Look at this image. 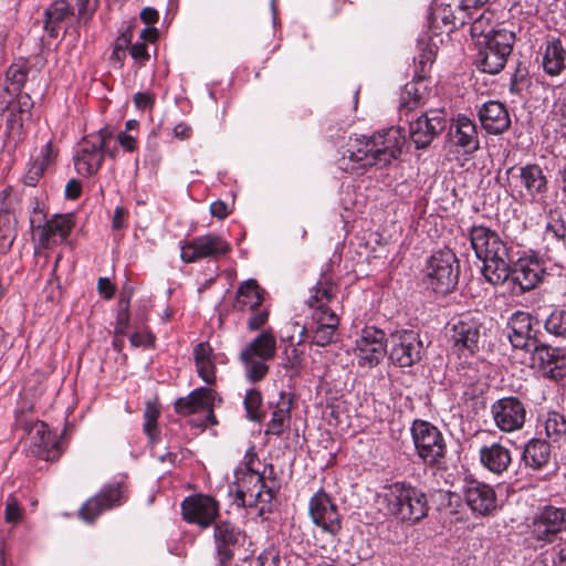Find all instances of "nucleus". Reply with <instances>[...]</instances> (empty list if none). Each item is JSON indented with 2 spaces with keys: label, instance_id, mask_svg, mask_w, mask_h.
<instances>
[{
  "label": "nucleus",
  "instance_id": "obj_44",
  "mask_svg": "<svg viewBox=\"0 0 566 566\" xmlns=\"http://www.w3.org/2000/svg\"><path fill=\"white\" fill-rule=\"evenodd\" d=\"M534 360H537L544 373L547 375V369L554 365L555 359L560 353L559 348H553L547 345L535 344L533 349Z\"/></svg>",
  "mask_w": 566,
  "mask_h": 566
},
{
  "label": "nucleus",
  "instance_id": "obj_3",
  "mask_svg": "<svg viewBox=\"0 0 566 566\" xmlns=\"http://www.w3.org/2000/svg\"><path fill=\"white\" fill-rule=\"evenodd\" d=\"M469 238L476 258L483 262L485 280L493 285L505 283L511 247L494 230L484 226H473Z\"/></svg>",
  "mask_w": 566,
  "mask_h": 566
},
{
  "label": "nucleus",
  "instance_id": "obj_59",
  "mask_svg": "<svg viewBox=\"0 0 566 566\" xmlns=\"http://www.w3.org/2000/svg\"><path fill=\"white\" fill-rule=\"evenodd\" d=\"M21 517V511L15 499L10 497L6 505V520L10 523H15Z\"/></svg>",
  "mask_w": 566,
  "mask_h": 566
},
{
  "label": "nucleus",
  "instance_id": "obj_20",
  "mask_svg": "<svg viewBox=\"0 0 566 566\" xmlns=\"http://www.w3.org/2000/svg\"><path fill=\"white\" fill-rule=\"evenodd\" d=\"M562 531H566V507L547 505L534 517L531 525V533L538 541H551Z\"/></svg>",
  "mask_w": 566,
  "mask_h": 566
},
{
  "label": "nucleus",
  "instance_id": "obj_28",
  "mask_svg": "<svg viewBox=\"0 0 566 566\" xmlns=\"http://www.w3.org/2000/svg\"><path fill=\"white\" fill-rule=\"evenodd\" d=\"M292 403V395L284 391H280L276 400L270 402L272 415L266 424V434L281 436L290 428Z\"/></svg>",
  "mask_w": 566,
  "mask_h": 566
},
{
  "label": "nucleus",
  "instance_id": "obj_9",
  "mask_svg": "<svg viewBox=\"0 0 566 566\" xmlns=\"http://www.w3.org/2000/svg\"><path fill=\"white\" fill-rule=\"evenodd\" d=\"M427 285L438 294L451 292L458 284L459 265L451 250L434 252L426 266Z\"/></svg>",
  "mask_w": 566,
  "mask_h": 566
},
{
  "label": "nucleus",
  "instance_id": "obj_21",
  "mask_svg": "<svg viewBox=\"0 0 566 566\" xmlns=\"http://www.w3.org/2000/svg\"><path fill=\"white\" fill-rule=\"evenodd\" d=\"M423 345L412 331L395 336L389 358L400 367H410L422 357Z\"/></svg>",
  "mask_w": 566,
  "mask_h": 566
},
{
  "label": "nucleus",
  "instance_id": "obj_26",
  "mask_svg": "<svg viewBox=\"0 0 566 566\" xmlns=\"http://www.w3.org/2000/svg\"><path fill=\"white\" fill-rule=\"evenodd\" d=\"M443 128L444 122L439 114L433 113L432 116L424 114L410 123V138L417 148H426Z\"/></svg>",
  "mask_w": 566,
  "mask_h": 566
},
{
  "label": "nucleus",
  "instance_id": "obj_53",
  "mask_svg": "<svg viewBox=\"0 0 566 566\" xmlns=\"http://www.w3.org/2000/svg\"><path fill=\"white\" fill-rule=\"evenodd\" d=\"M32 107H33V102H32L31 96L27 93H23V94L19 93L17 103L11 111H15V113L19 116H24L28 119L31 115Z\"/></svg>",
  "mask_w": 566,
  "mask_h": 566
},
{
  "label": "nucleus",
  "instance_id": "obj_2",
  "mask_svg": "<svg viewBox=\"0 0 566 566\" xmlns=\"http://www.w3.org/2000/svg\"><path fill=\"white\" fill-rule=\"evenodd\" d=\"M337 285L328 277L323 276L312 290L306 304L312 310V322L308 327L303 326L301 336H308L311 344L325 347L337 339L339 317L336 313L339 301ZM303 343V338L297 345Z\"/></svg>",
  "mask_w": 566,
  "mask_h": 566
},
{
  "label": "nucleus",
  "instance_id": "obj_49",
  "mask_svg": "<svg viewBox=\"0 0 566 566\" xmlns=\"http://www.w3.org/2000/svg\"><path fill=\"white\" fill-rule=\"evenodd\" d=\"M262 405L261 392L256 389H251L244 397V407L248 413V418L251 420H258L260 417V407Z\"/></svg>",
  "mask_w": 566,
  "mask_h": 566
},
{
  "label": "nucleus",
  "instance_id": "obj_57",
  "mask_svg": "<svg viewBox=\"0 0 566 566\" xmlns=\"http://www.w3.org/2000/svg\"><path fill=\"white\" fill-rule=\"evenodd\" d=\"M134 104L140 111L151 109L155 104V97L150 93L138 92L134 95Z\"/></svg>",
  "mask_w": 566,
  "mask_h": 566
},
{
  "label": "nucleus",
  "instance_id": "obj_1",
  "mask_svg": "<svg viewBox=\"0 0 566 566\" xmlns=\"http://www.w3.org/2000/svg\"><path fill=\"white\" fill-rule=\"evenodd\" d=\"M405 144L406 137L399 127L369 137L349 138L337 165L343 171L361 175L370 167H385L397 159Z\"/></svg>",
  "mask_w": 566,
  "mask_h": 566
},
{
  "label": "nucleus",
  "instance_id": "obj_51",
  "mask_svg": "<svg viewBox=\"0 0 566 566\" xmlns=\"http://www.w3.org/2000/svg\"><path fill=\"white\" fill-rule=\"evenodd\" d=\"M56 157V150L53 148L52 143L48 142L41 149L40 157L34 163V171L38 175H43L44 170L53 163Z\"/></svg>",
  "mask_w": 566,
  "mask_h": 566
},
{
  "label": "nucleus",
  "instance_id": "obj_4",
  "mask_svg": "<svg viewBox=\"0 0 566 566\" xmlns=\"http://www.w3.org/2000/svg\"><path fill=\"white\" fill-rule=\"evenodd\" d=\"M381 496L388 513L402 522L415 524L428 514L427 495L411 484L396 482L386 485Z\"/></svg>",
  "mask_w": 566,
  "mask_h": 566
},
{
  "label": "nucleus",
  "instance_id": "obj_7",
  "mask_svg": "<svg viewBox=\"0 0 566 566\" xmlns=\"http://www.w3.org/2000/svg\"><path fill=\"white\" fill-rule=\"evenodd\" d=\"M411 436L417 455L422 462L430 468L441 469L447 454L441 431L428 421L416 420L411 427Z\"/></svg>",
  "mask_w": 566,
  "mask_h": 566
},
{
  "label": "nucleus",
  "instance_id": "obj_12",
  "mask_svg": "<svg viewBox=\"0 0 566 566\" xmlns=\"http://www.w3.org/2000/svg\"><path fill=\"white\" fill-rule=\"evenodd\" d=\"M495 427L504 433L521 430L526 421V406L515 396H507L495 400L490 408Z\"/></svg>",
  "mask_w": 566,
  "mask_h": 566
},
{
  "label": "nucleus",
  "instance_id": "obj_55",
  "mask_svg": "<svg viewBox=\"0 0 566 566\" xmlns=\"http://www.w3.org/2000/svg\"><path fill=\"white\" fill-rule=\"evenodd\" d=\"M80 19H90L98 6V0H75Z\"/></svg>",
  "mask_w": 566,
  "mask_h": 566
},
{
  "label": "nucleus",
  "instance_id": "obj_63",
  "mask_svg": "<svg viewBox=\"0 0 566 566\" xmlns=\"http://www.w3.org/2000/svg\"><path fill=\"white\" fill-rule=\"evenodd\" d=\"M128 324H129V315H128V304H127L125 310L120 311L117 315L115 333L118 335H124L128 328Z\"/></svg>",
  "mask_w": 566,
  "mask_h": 566
},
{
  "label": "nucleus",
  "instance_id": "obj_60",
  "mask_svg": "<svg viewBox=\"0 0 566 566\" xmlns=\"http://www.w3.org/2000/svg\"><path fill=\"white\" fill-rule=\"evenodd\" d=\"M553 116L566 129V97L559 98L553 107Z\"/></svg>",
  "mask_w": 566,
  "mask_h": 566
},
{
  "label": "nucleus",
  "instance_id": "obj_34",
  "mask_svg": "<svg viewBox=\"0 0 566 566\" xmlns=\"http://www.w3.org/2000/svg\"><path fill=\"white\" fill-rule=\"evenodd\" d=\"M522 460L527 468L542 470L551 460V444L538 438L530 440L524 447Z\"/></svg>",
  "mask_w": 566,
  "mask_h": 566
},
{
  "label": "nucleus",
  "instance_id": "obj_16",
  "mask_svg": "<svg viewBox=\"0 0 566 566\" xmlns=\"http://www.w3.org/2000/svg\"><path fill=\"white\" fill-rule=\"evenodd\" d=\"M356 357L361 367L378 365L386 355L385 333L375 327H366L356 340Z\"/></svg>",
  "mask_w": 566,
  "mask_h": 566
},
{
  "label": "nucleus",
  "instance_id": "obj_38",
  "mask_svg": "<svg viewBox=\"0 0 566 566\" xmlns=\"http://www.w3.org/2000/svg\"><path fill=\"white\" fill-rule=\"evenodd\" d=\"M262 294L255 280H247L237 292L235 306L241 310L254 311L262 303Z\"/></svg>",
  "mask_w": 566,
  "mask_h": 566
},
{
  "label": "nucleus",
  "instance_id": "obj_17",
  "mask_svg": "<svg viewBox=\"0 0 566 566\" xmlns=\"http://www.w3.org/2000/svg\"><path fill=\"white\" fill-rule=\"evenodd\" d=\"M308 512L315 525L325 533L336 535L340 530V516L332 499L323 490L317 491L310 500Z\"/></svg>",
  "mask_w": 566,
  "mask_h": 566
},
{
  "label": "nucleus",
  "instance_id": "obj_43",
  "mask_svg": "<svg viewBox=\"0 0 566 566\" xmlns=\"http://www.w3.org/2000/svg\"><path fill=\"white\" fill-rule=\"evenodd\" d=\"M133 39L132 25H128L125 31L120 32L118 38L115 41L113 52L111 54V60L116 62L119 66L123 65V62L126 57V52L130 49V43Z\"/></svg>",
  "mask_w": 566,
  "mask_h": 566
},
{
  "label": "nucleus",
  "instance_id": "obj_48",
  "mask_svg": "<svg viewBox=\"0 0 566 566\" xmlns=\"http://www.w3.org/2000/svg\"><path fill=\"white\" fill-rule=\"evenodd\" d=\"M159 417V410L151 403H147L144 411V431L148 436L149 440L154 443L157 434V419Z\"/></svg>",
  "mask_w": 566,
  "mask_h": 566
},
{
  "label": "nucleus",
  "instance_id": "obj_62",
  "mask_svg": "<svg viewBox=\"0 0 566 566\" xmlns=\"http://www.w3.org/2000/svg\"><path fill=\"white\" fill-rule=\"evenodd\" d=\"M269 313L265 310L254 313L248 321V328L250 331H256L261 328L268 321Z\"/></svg>",
  "mask_w": 566,
  "mask_h": 566
},
{
  "label": "nucleus",
  "instance_id": "obj_10",
  "mask_svg": "<svg viewBox=\"0 0 566 566\" xmlns=\"http://www.w3.org/2000/svg\"><path fill=\"white\" fill-rule=\"evenodd\" d=\"M481 329L482 325L476 317L469 313L462 314L448 324V342L459 356H472L479 350Z\"/></svg>",
  "mask_w": 566,
  "mask_h": 566
},
{
  "label": "nucleus",
  "instance_id": "obj_31",
  "mask_svg": "<svg viewBox=\"0 0 566 566\" xmlns=\"http://www.w3.org/2000/svg\"><path fill=\"white\" fill-rule=\"evenodd\" d=\"M451 142L461 147L463 153L471 154L479 148L475 124L467 116H459L450 130Z\"/></svg>",
  "mask_w": 566,
  "mask_h": 566
},
{
  "label": "nucleus",
  "instance_id": "obj_58",
  "mask_svg": "<svg viewBox=\"0 0 566 566\" xmlns=\"http://www.w3.org/2000/svg\"><path fill=\"white\" fill-rule=\"evenodd\" d=\"M195 363L213 358V350L209 343L202 342L193 348Z\"/></svg>",
  "mask_w": 566,
  "mask_h": 566
},
{
  "label": "nucleus",
  "instance_id": "obj_15",
  "mask_svg": "<svg viewBox=\"0 0 566 566\" xmlns=\"http://www.w3.org/2000/svg\"><path fill=\"white\" fill-rule=\"evenodd\" d=\"M125 501L120 483L107 484L81 506L78 516L84 522L93 523L104 511L119 506Z\"/></svg>",
  "mask_w": 566,
  "mask_h": 566
},
{
  "label": "nucleus",
  "instance_id": "obj_40",
  "mask_svg": "<svg viewBox=\"0 0 566 566\" xmlns=\"http://www.w3.org/2000/svg\"><path fill=\"white\" fill-rule=\"evenodd\" d=\"M17 237V220L9 211H0V251L7 252Z\"/></svg>",
  "mask_w": 566,
  "mask_h": 566
},
{
  "label": "nucleus",
  "instance_id": "obj_61",
  "mask_svg": "<svg viewBox=\"0 0 566 566\" xmlns=\"http://www.w3.org/2000/svg\"><path fill=\"white\" fill-rule=\"evenodd\" d=\"M552 558L555 566H566V542H560L553 547Z\"/></svg>",
  "mask_w": 566,
  "mask_h": 566
},
{
  "label": "nucleus",
  "instance_id": "obj_25",
  "mask_svg": "<svg viewBox=\"0 0 566 566\" xmlns=\"http://www.w3.org/2000/svg\"><path fill=\"white\" fill-rule=\"evenodd\" d=\"M509 339L514 348L532 352L536 340L532 335V316L525 312H515L509 321Z\"/></svg>",
  "mask_w": 566,
  "mask_h": 566
},
{
  "label": "nucleus",
  "instance_id": "obj_36",
  "mask_svg": "<svg viewBox=\"0 0 566 566\" xmlns=\"http://www.w3.org/2000/svg\"><path fill=\"white\" fill-rule=\"evenodd\" d=\"M543 67L549 75H558L566 67V50L559 39L547 42Z\"/></svg>",
  "mask_w": 566,
  "mask_h": 566
},
{
  "label": "nucleus",
  "instance_id": "obj_8",
  "mask_svg": "<svg viewBox=\"0 0 566 566\" xmlns=\"http://www.w3.org/2000/svg\"><path fill=\"white\" fill-rule=\"evenodd\" d=\"M514 40V33L506 30H497L493 34L478 40L476 63L479 67L490 74H496L503 70L512 53Z\"/></svg>",
  "mask_w": 566,
  "mask_h": 566
},
{
  "label": "nucleus",
  "instance_id": "obj_54",
  "mask_svg": "<svg viewBox=\"0 0 566 566\" xmlns=\"http://www.w3.org/2000/svg\"><path fill=\"white\" fill-rule=\"evenodd\" d=\"M566 375V354L560 350L553 366L547 369V376L552 379H562Z\"/></svg>",
  "mask_w": 566,
  "mask_h": 566
},
{
  "label": "nucleus",
  "instance_id": "obj_30",
  "mask_svg": "<svg viewBox=\"0 0 566 566\" xmlns=\"http://www.w3.org/2000/svg\"><path fill=\"white\" fill-rule=\"evenodd\" d=\"M480 461L490 472L500 475L511 465L512 454L509 448L495 442L480 449Z\"/></svg>",
  "mask_w": 566,
  "mask_h": 566
},
{
  "label": "nucleus",
  "instance_id": "obj_13",
  "mask_svg": "<svg viewBox=\"0 0 566 566\" xmlns=\"http://www.w3.org/2000/svg\"><path fill=\"white\" fill-rule=\"evenodd\" d=\"M231 251L230 243L221 235L207 233L181 245V260L186 263L202 259L219 260Z\"/></svg>",
  "mask_w": 566,
  "mask_h": 566
},
{
  "label": "nucleus",
  "instance_id": "obj_64",
  "mask_svg": "<svg viewBox=\"0 0 566 566\" xmlns=\"http://www.w3.org/2000/svg\"><path fill=\"white\" fill-rule=\"evenodd\" d=\"M82 185L77 179H70L65 186V197L75 200L81 196Z\"/></svg>",
  "mask_w": 566,
  "mask_h": 566
},
{
  "label": "nucleus",
  "instance_id": "obj_56",
  "mask_svg": "<svg viewBox=\"0 0 566 566\" xmlns=\"http://www.w3.org/2000/svg\"><path fill=\"white\" fill-rule=\"evenodd\" d=\"M129 48V53L132 57L139 64H145V62L149 60L147 46L144 42H136L133 45L130 44Z\"/></svg>",
  "mask_w": 566,
  "mask_h": 566
},
{
  "label": "nucleus",
  "instance_id": "obj_27",
  "mask_svg": "<svg viewBox=\"0 0 566 566\" xmlns=\"http://www.w3.org/2000/svg\"><path fill=\"white\" fill-rule=\"evenodd\" d=\"M479 118L482 127L489 133L499 135L505 132L511 119L505 106L497 101H490L479 109Z\"/></svg>",
  "mask_w": 566,
  "mask_h": 566
},
{
  "label": "nucleus",
  "instance_id": "obj_45",
  "mask_svg": "<svg viewBox=\"0 0 566 566\" xmlns=\"http://www.w3.org/2000/svg\"><path fill=\"white\" fill-rule=\"evenodd\" d=\"M470 33L471 36L475 40V45H478V40H482L483 38L489 36V34H493L497 30H493L490 18L485 17L484 13H481L479 17H474L471 20Z\"/></svg>",
  "mask_w": 566,
  "mask_h": 566
},
{
  "label": "nucleus",
  "instance_id": "obj_6",
  "mask_svg": "<svg viewBox=\"0 0 566 566\" xmlns=\"http://www.w3.org/2000/svg\"><path fill=\"white\" fill-rule=\"evenodd\" d=\"M234 493L239 506H260V512L270 511L274 499V489L264 481L256 470L247 467L235 473Z\"/></svg>",
  "mask_w": 566,
  "mask_h": 566
},
{
  "label": "nucleus",
  "instance_id": "obj_5",
  "mask_svg": "<svg viewBox=\"0 0 566 566\" xmlns=\"http://www.w3.org/2000/svg\"><path fill=\"white\" fill-rule=\"evenodd\" d=\"M276 354V338L271 331H263L250 340L240 352L239 359L243 366L245 378L250 382H259L269 373L268 361Z\"/></svg>",
  "mask_w": 566,
  "mask_h": 566
},
{
  "label": "nucleus",
  "instance_id": "obj_52",
  "mask_svg": "<svg viewBox=\"0 0 566 566\" xmlns=\"http://www.w3.org/2000/svg\"><path fill=\"white\" fill-rule=\"evenodd\" d=\"M198 375L208 385H212L216 381V366L213 358L196 363Z\"/></svg>",
  "mask_w": 566,
  "mask_h": 566
},
{
  "label": "nucleus",
  "instance_id": "obj_39",
  "mask_svg": "<svg viewBox=\"0 0 566 566\" xmlns=\"http://www.w3.org/2000/svg\"><path fill=\"white\" fill-rule=\"evenodd\" d=\"M72 14V9L67 1H54L44 12V28L51 36L57 35L60 23Z\"/></svg>",
  "mask_w": 566,
  "mask_h": 566
},
{
  "label": "nucleus",
  "instance_id": "obj_29",
  "mask_svg": "<svg viewBox=\"0 0 566 566\" xmlns=\"http://www.w3.org/2000/svg\"><path fill=\"white\" fill-rule=\"evenodd\" d=\"M217 392L207 387L192 390L188 396L175 402V410L179 415H191L198 411L212 410Z\"/></svg>",
  "mask_w": 566,
  "mask_h": 566
},
{
  "label": "nucleus",
  "instance_id": "obj_19",
  "mask_svg": "<svg viewBox=\"0 0 566 566\" xmlns=\"http://www.w3.org/2000/svg\"><path fill=\"white\" fill-rule=\"evenodd\" d=\"M181 511L187 522L207 527L218 516L219 505L217 501L209 495L196 494L182 501Z\"/></svg>",
  "mask_w": 566,
  "mask_h": 566
},
{
  "label": "nucleus",
  "instance_id": "obj_32",
  "mask_svg": "<svg viewBox=\"0 0 566 566\" xmlns=\"http://www.w3.org/2000/svg\"><path fill=\"white\" fill-rule=\"evenodd\" d=\"M539 426L543 428L546 438L562 447L566 444V416L558 410H547L539 415Z\"/></svg>",
  "mask_w": 566,
  "mask_h": 566
},
{
  "label": "nucleus",
  "instance_id": "obj_42",
  "mask_svg": "<svg viewBox=\"0 0 566 566\" xmlns=\"http://www.w3.org/2000/svg\"><path fill=\"white\" fill-rule=\"evenodd\" d=\"M547 333L566 339V308L554 310L545 321Z\"/></svg>",
  "mask_w": 566,
  "mask_h": 566
},
{
  "label": "nucleus",
  "instance_id": "obj_23",
  "mask_svg": "<svg viewBox=\"0 0 566 566\" xmlns=\"http://www.w3.org/2000/svg\"><path fill=\"white\" fill-rule=\"evenodd\" d=\"M464 500L470 509L480 515H490L497 507L495 491L489 484L475 480L467 482Z\"/></svg>",
  "mask_w": 566,
  "mask_h": 566
},
{
  "label": "nucleus",
  "instance_id": "obj_24",
  "mask_svg": "<svg viewBox=\"0 0 566 566\" xmlns=\"http://www.w3.org/2000/svg\"><path fill=\"white\" fill-rule=\"evenodd\" d=\"M214 542L221 565H226L233 557V551L244 542L243 533L228 522L217 523L214 526Z\"/></svg>",
  "mask_w": 566,
  "mask_h": 566
},
{
  "label": "nucleus",
  "instance_id": "obj_22",
  "mask_svg": "<svg viewBox=\"0 0 566 566\" xmlns=\"http://www.w3.org/2000/svg\"><path fill=\"white\" fill-rule=\"evenodd\" d=\"M29 452L45 461H55L62 451L55 433L44 422H36L30 429Z\"/></svg>",
  "mask_w": 566,
  "mask_h": 566
},
{
  "label": "nucleus",
  "instance_id": "obj_46",
  "mask_svg": "<svg viewBox=\"0 0 566 566\" xmlns=\"http://www.w3.org/2000/svg\"><path fill=\"white\" fill-rule=\"evenodd\" d=\"M303 355V352L294 345L285 348L282 367L290 371L291 376L297 375L302 368Z\"/></svg>",
  "mask_w": 566,
  "mask_h": 566
},
{
  "label": "nucleus",
  "instance_id": "obj_11",
  "mask_svg": "<svg viewBox=\"0 0 566 566\" xmlns=\"http://www.w3.org/2000/svg\"><path fill=\"white\" fill-rule=\"evenodd\" d=\"M107 137H109V134L101 129L86 135L77 144L74 166L80 175L85 177L93 176L102 167Z\"/></svg>",
  "mask_w": 566,
  "mask_h": 566
},
{
  "label": "nucleus",
  "instance_id": "obj_37",
  "mask_svg": "<svg viewBox=\"0 0 566 566\" xmlns=\"http://www.w3.org/2000/svg\"><path fill=\"white\" fill-rule=\"evenodd\" d=\"M426 87L421 81L407 83L400 93L399 112L408 114L420 105L424 104Z\"/></svg>",
  "mask_w": 566,
  "mask_h": 566
},
{
  "label": "nucleus",
  "instance_id": "obj_50",
  "mask_svg": "<svg viewBox=\"0 0 566 566\" xmlns=\"http://www.w3.org/2000/svg\"><path fill=\"white\" fill-rule=\"evenodd\" d=\"M28 77V67L23 63H14L7 71V80L20 91Z\"/></svg>",
  "mask_w": 566,
  "mask_h": 566
},
{
  "label": "nucleus",
  "instance_id": "obj_47",
  "mask_svg": "<svg viewBox=\"0 0 566 566\" xmlns=\"http://www.w3.org/2000/svg\"><path fill=\"white\" fill-rule=\"evenodd\" d=\"M434 60V52L424 43L419 44V53L415 56L417 76L422 80Z\"/></svg>",
  "mask_w": 566,
  "mask_h": 566
},
{
  "label": "nucleus",
  "instance_id": "obj_33",
  "mask_svg": "<svg viewBox=\"0 0 566 566\" xmlns=\"http://www.w3.org/2000/svg\"><path fill=\"white\" fill-rule=\"evenodd\" d=\"M475 13L470 7H464L462 0H458L457 4H441L436 14L441 19L444 25L450 27V31L459 29L469 23Z\"/></svg>",
  "mask_w": 566,
  "mask_h": 566
},
{
  "label": "nucleus",
  "instance_id": "obj_41",
  "mask_svg": "<svg viewBox=\"0 0 566 566\" xmlns=\"http://www.w3.org/2000/svg\"><path fill=\"white\" fill-rule=\"evenodd\" d=\"M24 116H19L15 111H11L6 124V138L8 144L17 146L24 138L23 123Z\"/></svg>",
  "mask_w": 566,
  "mask_h": 566
},
{
  "label": "nucleus",
  "instance_id": "obj_18",
  "mask_svg": "<svg viewBox=\"0 0 566 566\" xmlns=\"http://www.w3.org/2000/svg\"><path fill=\"white\" fill-rule=\"evenodd\" d=\"M507 174H512V177L525 189L533 202L544 201L548 191V180L537 164H527L520 168L512 167Z\"/></svg>",
  "mask_w": 566,
  "mask_h": 566
},
{
  "label": "nucleus",
  "instance_id": "obj_14",
  "mask_svg": "<svg viewBox=\"0 0 566 566\" xmlns=\"http://www.w3.org/2000/svg\"><path fill=\"white\" fill-rule=\"evenodd\" d=\"M507 281L517 286L521 293L535 289L545 275L541 261L533 255L518 258L512 264V256L507 262Z\"/></svg>",
  "mask_w": 566,
  "mask_h": 566
},
{
  "label": "nucleus",
  "instance_id": "obj_35",
  "mask_svg": "<svg viewBox=\"0 0 566 566\" xmlns=\"http://www.w3.org/2000/svg\"><path fill=\"white\" fill-rule=\"evenodd\" d=\"M74 227L72 214H57L50 219L40 232V242L43 247H49L55 242V237L64 240Z\"/></svg>",
  "mask_w": 566,
  "mask_h": 566
}]
</instances>
